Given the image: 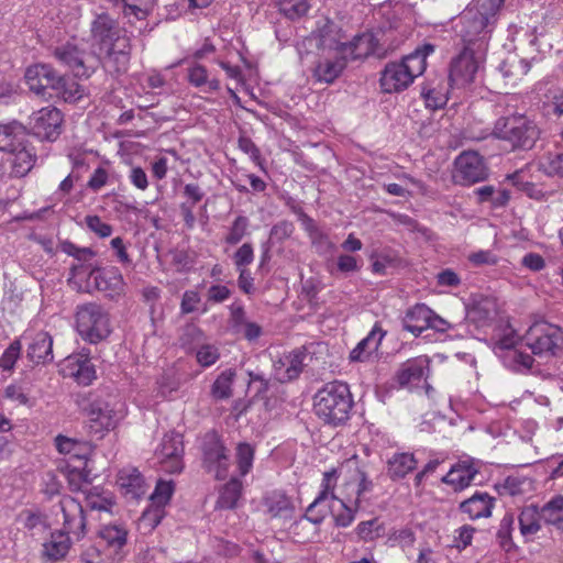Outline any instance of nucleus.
<instances>
[{
  "label": "nucleus",
  "mask_w": 563,
  "mask_h": 563,
  "mask_svg": "<svg viewBox=\"0 0 563 563\" xmlns=\"http://www.w3.org/2000/svg\"><path fill=\"white\" fill-rule=\"evenodd\" d=\"M93 45L103 55V66L110 73H124L131 59V42L118 22L108 13L96 16L91 23Z\"/></svg>",
  "instance_id": "f257e3e1"
},
{
  "label": "nucleus",
  "mask_w": 563,
  "mask_h": 563,
  "mask_svg": "<svg viewBox=\"0 0 563 563\" xmlns=\"http://www.w3.org/2000/svg\"><path fill=\"white\" fill-rule=\"evenodd\" d=\"M59 506L64 517L63 529L52 532L42 544V559L49 563L58 562L68 554L71 547L69 534L80 540L86 533L82 506L70 496L63 497Z\"/></svg>",
  "instance_id": "f03ea898"
},
{
  "label": "nucleus",
  "mask_w": 563,
  "mask_h": 563,
  "mask_svg": "<svg viewBox=\"0 0 563 563\" xmlns=\"http://www.w3.org/2000/svg\"><path fill=\"white\" fill-rule=\"evenodd\" d=\"M505 0H474L461 16V36L464 45L484 53L486 42L497 22Z\"/></svg>",
  "instance_id": "7ed1b4c3"
},
{
  "label": "nucleus",
  "mask_w": 563,
  "mask_h": 563,
  "mask_svg": "<svg viewBox=\"0 0 563 563\" xmlns=\"http://www.w3.org/2000/svg\"><path fill=\"white\" fill-rule=\"evenodd\" d=\"M408 37V31L401 25H389L376 33H363L351 42H338L334 48L347 59L364 58L369 55L384 58Z\"/></svg>",
  "instance_id": "20e7f679"
},
{
  "label": "nucleus",
  "mask_w": 563,
  "mask_h": 563,
  "mask_svg": "<svg viewBox=\"0 0 563 563\" xmlns=\"http://www.w3.org/2000/svg\"><path fill=\"white\" fill-rule=\"evenodd\" d=\"M433 51V45L424 44L407 55L400 63L386 65L380 77L382 89L388 93L406 89L416 77L423 74L427 67L426 59Z\"/></svg>",
  "instance_id": "39448f33"
},
{
  "label": "nucleus",
  "mask_w": 563,
  "mask_h": 563,
  "mask_svg": "<svg viewBox=\"0 0 563 563\" xmlns=\"http://www.w3.org/2000/svg\"><path fill=\"white\" fill-rule=\"evenodd\" d=\"M353 400L349 385L342 382L328 383L314 396V412L325 423L338 426L349 419Z\"/></svg>",
  "instance_id": "423d86ee"
},
{
  "label": "nucleus",
  "mask_w": 563,
  "mask_h": 563,
  "mask_svg": "<svg viewBox=\"0 0 563 563\" xmlns=\"http://www.w3.org/2000/svg\"><path fill=\"white\" fill-rule=\"evenodd\" d=\"M493 134L508 142L512 148L531 150L540 137V129L526 115L514 114L499 118L495 122Z\"/></svg>",
  "instance_id": "0eeeda50"
},
{
  "label": "nucleus",
  "mask_w": 563,
  "mask_h": 563,
  "mask_svg": "<svg viewBox=\"0 0 563 563\" xmlns=\"http://www.w3.org/2000/svg\"><path fill=\"white\" fill-rule=\"evenodd\" d=\"M76 329L82 340L97 344L111 333L109 313L96 302L78 306L76 311Z\"/></svg>",
  "instance_id": "6e6552de"
},
{
  "label": "nucleus",
  "mask_w": 563,
  "mask_h": 563,
  "mask_svg": "<svg viewBox=\"0 0 563 563\" xmlns=\"http://www.w3.org/2000/svg\"><path fill=\"white\" fill-rule=\"evenodd\" d=\"M523 339L534 355H554L563 342V331L555 324L537 321L527 330Z\"/></svg>",
  "instance_id": "1a4fd4ad"
},
{
  "label": "nucleus",
  "mask_w": 563,
  "mask_h": 563,
  "mask_svg": "<svg viewBox=\"0 0 563 563\" xmlns=\"http://www.w3.org/2000/svg\"><path fill=\"white\" fill-rule=\"evenodd\" d=\"M484 53H478L476 47L464 45L457 56L452 58L449 69L451 87L463 88L473 82Z\"/></svg>",
  "instance_id": "9d476101"
},
{
  "label": "nucleus",
  "mask_w": 563,
  "mask_h": 563,
  "mask_svg": "<svg viewBox=\"0 0 563 563\" xmlns=\"http://www.w3.org/2000/svg\"><path fill=\"white\" fill-rule=\"evenodd\" d=\"M53 55L78 78H89L97 67V60L93 55L75 43L67 42L55 47Z\"/></svg>",
  "instance_id": "9b49d317"
},
{
  "label": "nucleus",
  "mask_w": 563,
  "mask_h": 563,
  "mask_svg": "<svg viewBox=\"0 0 563 563\" xmlns=\"http://www.w3.org/2000/svg\"><path fill=\"white\" fill-rule=\"evenodd\" d=\"M89 431L97 439L103 438L106 432L113 430L123 418L122 405L95 400L88 408Z\"/></svg>",
  "instance_id": "f8f14e48"
},
{
  "label": "nucleus",
  "mask_w": 563,
  "mask_h": 563,
  "mask_svg": "<svg viewBox=\"0 0 563 563\" xmlns=\"http://www.w3.org/2000/svg\"><path fill=\"white\" fill-rule=\"evenodd\" d=\"M488 176L484 158L473 151L461 153L454 161L453 180L457 185L471 186Z\"/></svg>",
  "instance_id": "ddd939ff"
},
{
  "label": "nucleus",
  "mask_w": 563,
  "mask_h": 563,
  "mask_svg": "<svg viewBox=\"0 0 563 563\" xmlns=\"http://www.w3.org/2000/svg\"><path fill=\"white\" fill-rule=\"evenodd\" d=\"M64 115L53 106L34 111L29 117V129L38 139L53 142L62 133Z\"/></svg>",
  "instance_id": "4468645a"
},
{
  "label": "nucleus",
  "mask_w": 563,
  "mask_h": 563,
  "mask_svg": "<svg viewBox=\"0 0 563 563\" xmlns=\"http://www.w3.org/2000/svg\"><path fill=\"white\" fill-rule=\"evenodd\" d=\"M518 336L512 329H509L500 336L494 346L495 353L501 357L505 366L516 372H525L532 367L533 357L516 347Z\"/></svg>",
  "instance_id": "2eb2a0df"
},
{
  "label": "nucleus",
  "mask_w": 563,
  "mask_h": 563,
  "mask_svg": "<svg viewBox=\"0 0 563 563\" xmlns=\"http://www.w3.org/2000/svg\"><path fill=\"white\" fill-rule=\"evenodd\" d=\"M338 479L336 470L328 471L323 474V479L321 484V492L314 498V500L309 505L307 511L302 518H300L294 526L295 530L305 529L308 525H320L327 514V507L322 508V504L325 499L331 495L332 498H335L333 495V489Z\"/></svg>",
  "instance_id": "dca6fc26"
},
{
  "label": "nucleus",
  "mask_w": 563,
  "mask_h": 563,
  "mask_svg": "<svg viewBox=\"0 0 563 563\" xmlns=\"http://www.w3.org/2000/svg\"><path fill=\"white\" fill-rule=\"evenodd\" d=\"M202 465L217 479H224L229 474L230 459L227 449L214 434L207 437L203 441Z\"/></svg>",
  "instance_id": "f3484780"
},
{
  "label": "nucleus",
  "mask_w": 563,
  "mask_h": 563,
  "mask_svg": "<svg viewBox=\"0 0 563 563\" xmlns=\"http://www.w3.org/2000/svg\"><path fill=\"white\" fill-rule=\"evenodd\" d=\"M184 443L179 433H167L155 451V456L162 468L167 473H180L184 468L183 462Z\"/></svg>",
  "instance_id": "a211bd4d"
},
{
  "label": "nucleus",
  "mask_w": 563,
  "mask_h": 563,
  "mask_svg": "<svg viewBox=\"0 0 563 563\" xmlns=\"http://www.w3.org/2000/svg\"><path fill=\"white\" fill-rule=\"evenodd\" d=\"M89 278L93 280L97 289L110 299L118 300L125 295L126 285L117 267H93L89 272Z\"/></svg>",
  "instance_id": "6ab92c4d"
},
{
  "label": "nucleus",
  "mask_w": 563,
  "mask_h": 563,
  "mask_svg": "<svg viewBox=\"0 0 563 563\" xmlns=\"http://www.w3.org/2000/svg\"><path fill=\"white\" fill-rule=\"evenodd\" d=\"M25 81L31 91L45 97L47 89L60 87L62 76L51 65L36 64L26 69Z\"/></svg>",
  "instance_id": "aec40b11"
},
{
  "label": "nucleus",
  "mask_w": 563,
  "mask_h": 563,
  "mask_svg": "<svg viewBox=\"0 0 563 563\" xmlns=\"http://www.w3.org/2000/svg\"><path fill=\"white\" fill-rule=\"evenodd\" d=\"M478 474V467L474 460L467 459L454 464L442 482L452 486L455 492H460L468 487L475 476Z\"/></svg>",
  "instance_id": "412c9836"
},
{
  "label": "nucleus",
  "mask_w": 563,
  "mask_h": 563,
  "mask_svg": "<svg viewBox=\"0 0 563 563\" xmlns=\"http://www.w3.org/2000/svg\"><path fill=\"white\" fill-rule=\"evenodd\" d=\"M305 352L295 350L274 362V374L279 382H289L299 376L303 367Z\"/></svg>",
  "instance_id": "4be33fe9"
},
{
  "label": "nucleus",
  "mask_w": 563,
  "mask_h": 563,
  "mask_svg": "<svg viewBox=\"0 0 563 563\" xmlns=\"http://www.w3.org/2000/svg\"><path fill=\"white\" fill-rule=\"evenodd\" d=\"M173 493L174 483L172 481H158L151 495V500L157 508L145 511L142 518L143 521H148L152 527H156L163 517L162 508L168 504Z\"/></svg>",
  "instance_id": "5701e85b"
},
{
  "label": "nucleus",
  "mask_w": 563,
  "mask_h": 563,
  "mask_svg": "<svg viewBox=\"0 0 563 563\" xmlns=\"http://www.w3.org/2000/svg\"><path fill=\"white\" fill-rule=\"evenodd\" d=\"M429 358L427 356H418L405 362L397 373V380L400 386H408L419 383L426 377L429 371Z\"/></svg>",
  "instance_id": "b1692460"
},
{
  "label": "nucleus",
  "mask_w": 563,
  "mask_h": 563,
  "mask_svg": "<svg viewBox=\"0 0 563 563\" xmlns=\"http://www.w3.org/2000/svg\"><path fill=\"white\" fill-rule=\"evenodd\" d=\"M494 500L489 494L476 492L472 497L460 504V510L472 520L487 518L492 515Z\"/></svg>",
  "instance_id": "393cba45"
},
{
  "label": "nucleus",
  "mask_w": 563,
  "mask_h": 563,
  "mask_svg": "<svg viewBox=\"0 0 563 563\" xmlns=\"http://www.w3.org/2000/svg\"><path fill=\"white\" fill-rule=\"evenodd\" d=\"M541 507L529 505L520 510L518 516L519 530L526 541H532L534 536L541 530L543 517Z\"/></svg>",
  "instance_id": "a878e982"
},
{
  "label": "nucleus",
  "mask_w": 563,
  "mask_h": 563,
  "mask_svg": "<svg viewBox=\"0 0 563 563\" xmlns=\"http://www.w3.org/2000/svg\"><path fill=\"white\" fill-rule=\"evenodd\" d=\"M26 143L25 128L16 122L0 124V151L10 153L22 147Z\"/></svg>",
  "instance_id": "bb28decb"
},
{
  "label": "nucleus",
  "mask_w": 563,
  "mask_h": 563,
  "mask_svg": "<svg viewBox=\"0 0 563 563\" xmlns=\"http://www.w3.org/2000/svg\"><path fill=\"white\" fill-rule=\"evenodd\" d=\"M386 332L376 323L371 332L351 351L350 360L352 362L367 361L380 345Z\"/></svg>",
  "instance_id": "cd10ccee"
},
{
  "label": "nucleus",
  "mask_w": 563,
  "mask_h": 563,
  "mask_svg": "<svg viewBox=\"0 0 563 563\" xmlns=\"http://www.w3.org/2000/svg\"><path fill=\"white\" fill-rule=\"evenodd\" d=\"M27 357L35 364H46L53 361V339L47 332H38L27 349Z\"/></svg>",
  "instance_id": "c85d7f7f"
},
{
  "label": "nucleus",
  "mask_w": 563,
  "mask_h": 563,
  "mask_svg": "<svg viewBox=\"0 0 563 563\" xmlns=\"http://www.w3.org/2000/svg\"><path fill=\"white\" fill-rule=\"evenodd\" d=\"M8 162L11 167L10 176L24 177L34 166L36 155L29 144L9 153Z\"/></svg>",
  "instance_id": "c756f323"
},
{
  "label": "nucleus",
  "mask_w": 563,
  "mask_h": 563,
  "mask_svg": "<svg viewBox=\"0 0 563 563\" xmlns=\"http://www.w3.org/2000/svg\"><path fill=\"white\" fill-rule=\"evenodd\" d=\"M432 317V310L424 303L412 307L406 313L404 320L405 330L419 336L424 330L429 329V320Z\"/></svg>",
  "instance_id": "7c9ffc66"
},
{
  "label": "nucleus",
  "mask_w": 563,
  "mask_h": 563,
  "mask_svg": "<svg viewBox=\"0 0 563 563\" xmlns=\"http://www.w3.org/2000/svg\"><path fill=\"white\" fill-rule=\"evenodd\" d=\"M417 466V460L412 453H395L387 462V473L391 479L404 478Z\"/></svg>",
  "instance_id": "2f4dec72"
},
{
  "label": "nucleus",
  "mask_w": 563,
  "mask_h": 563,
  "mask_svg": "<svg viewBox=\"0 0 563 563\" xmlns=\"http://www.w3.org/2000/svg\"><path fill=\"white\" fill-rule=\"evenodd\" d=\"M347 58L344 55L335 59H323L320 60L314 68V77L319 81L327 84L333 82L346 66Z\"/></svg>",
  "instance_id": "473e14b6"
},
{
  "label": "nucleus",
  "mask_w": 563,
  "mask_h": 563,
  "mask_svg": "<svg viewBox=\"0 0 563 563\" xmlns=\"http://www.w3.org/2000/svg\"><path fill=\"white\" fill-rule=\"evenodd\" d=\"M497 487L499 495L516 497L530 493L533 485L532 481L526 476L509 475Z\"/></svg>",
  "instance_id": "72a5a7b5"
},
{
  "label": "nucleus",
  "mask_w": 563,
  "mask_h": 563,
  "mask_svg": "<svg viewBox=\"0 0 563 563\" xmlns=\"http://www.w3.org/2000/svg\"><path fill=\"white\" fill-rule=\"evenodd\" d=\"M543 523L563 531V495H558L547 501L542 507Z\"/></svg>",
  "instance_id": "f704fd0d"
},
{
  "label": "nucleus",
  "mask_w": 563,
  "mask_h": 563,
  "mask_svg": "<svg viewBox=\"0 0 563 563\" xmlns=\"http://www.w3.org/2000/svg\"><path fill=\"white\" fill-rule=\"evenodd\" d=\"M496 312L497 309L495 301L486 298L477 301L468 310L467 318L478 327H484L495 318Z\"/></svg>",
  "instance_id": "c9c22d12"
},
{
  "label": "nucleus",
  "mask_w": 563,
  "mask_h": 563,
  "mask_svg": "<svg viewBox=\"0 0 563 563\" xmlns=\"http://www.w3.org/2000/svg\"><path fill=\"white\" fill-rule=\"evenodd\" d=\"M242 495V482L232 477L220 490L217 508L233 509Z\"/></svg>",
  "instance_id": "e433bc0d"
},
{
  "label": "nucleus",
  "mask_w": 563,
  "mask_h": 563,
  "mask_svg": "<svg viewBox=\"0 0 563 563\" xmlns=\"http://www.w3.org/2000/svg\"><path fill=\"white\" fill-rule=\"evenodd\" d=\"M118 483L128 494H132L134 497L144 493V478L136 468L121 470L118 475Z\"/></svg>",
  "instance_id": "4c0bfd02"
},
{
  "label": "nucleus",
  "mask_w": 563,
  "mask_h": 563,
  "mask_svg": "<svg viewBox=\"0 0 563 563\" xmlns=\"http://www.w3.org/2000/svg\"><path fill=\"white\" fill-rule=\"evenodd\" d=\"M540 166L549 176L563 177V142L543 156Z\"/></svg>",
  "instance_id": "58836bf2"
},
{
  "label": "nucleus",
  "mask_w": 563,
  "mask_h": 563,
  "mask_svg": "<svg viewBox=\"0 0 563 563\" xmlns=\"http://www.w3.org/2000/svg\"><path fill=\"white\" fill-rule=\"evenodd\" d=\"M187 78L189 84L195 87L207 85L209 91H217L220 89V81L216 78L209 79L207 68L198 63H194L188 68Z\"/></svg>",
  "instance_id": "ea45409f"
},
{
  "label": "nucleus",
  "mask_w": 563,
  "mask_h": 563,
  "mask_svg": "<svg viewBox=\"0 0 563 563\" xmlns=\"http://www.w3.org/2000/svg\"><path fill=\"white\" fill-rule=\"evenodd\" d=\"M19 522L29 531L43 532L48 528L47 518L38 510L24 509L18 517Z\"/></svg>",
  "instance_id": "a19ab883"
},
{
  "label": "nucleus",
  "mask_w": 563,
  "mask_h": 563,
  "mask_svg": "<svg viewBox=\"0 0 563 563\" xmlns=\"http://www.w3.org/2000/svg\"><path fill=\"white\" fill-rule=\"evenodd\" d=\"M99 536L108 545L121 549L126 543L128 531L118 525H107L100 529Z\"/></svg>",
  "instance_id": "79ce46f5"
},
{
  "label": "nucleus",
  "mask_w": 563,
  "mask_h": 563,
  "mask_svg": "<svg viewBox=\"0 0 563 563\" xmlns=\"http://www.w3.org/2000/svg\"><path fill=\"white\" fill-rule=\"evenodd\" d=\"M235 373L232 369L222 372L212 384L211 395L216 399H227L232 395V384Z\"/></svg>",
  "instance_id": "37998d69"
},
{
  "label": "nucleus",
  "mask_w": 563,
  "mask_h": 563,
  "mask_svg": "<svg viewBox=\"0 0 563 563\" xmlns=\"http://www.w3.org/2000/svg\"><path fill=\"white\" fill-rule=\"evenodd\" d=\"M515 526V516L512 512H506L503 519L500 520L499 528L497 531V540L499 545L506 550L510 551L514 548V542L511 538V533L514 531Z\"/></svg>",
  "instance_id": "c03bdc74"
},
{
  "label": "nucleus",
  "mask_w": 563,
  "mask_h": 563,
  "mask_svg": "<svg viewBox=\"0 0 563 563\" xmlns=\"http://www.w3.org/2000/svg\"><path fill=\"white\" fill-rule=\"evenodd\" d=\"M255 450L249 443H239L236 446V465L241 476H245L253 466Z\"/></svg>",
  "instance_id": "a18cd8bd"
},
{
  "label": "nucleus",
  "mask_w": 563,
  "mask_h": 563,
  "mask_svg": "<svg viewBox=\"0 0 563 563\" xmlns=\"http://www.w3.org/2000/svg\"><path fill=\"white\" fill-rule=\"evenodd\" d=\"M66 102H76L85 95V88L77 81L62 76V85L55 90Z\"/></svg>",
  "instance_id": "49530a36"
},
{
  "label": "nucleus",
  "mask_w": 563,
  "mask_h": 563,
  "mask_svg": "<svg viewBox=\"0 0 563 563\" xmlns=\"http://www.w3.org/2000/svg\"><path fill=\"white\" fill-rule=\"evenodd\" d=\"M309 9L308 0H280L279 2L280 12L291 20L306 15Z\"/></svg>",
  "instance_id": "de8ad7c7"
},
{
  "label": "nucleus",
  "mask_w": 563,
  "mask_h": 563,
  "mask_svg": "<svg viewBox=\"0 0 563 563\" xmlns=\"http://www.w3.org/2000/svg\"><path fill=\"white\" fill-rule=\"evenodd\" d=\"M294 232V223L288 220H282L272 227L268 238V244L272 246L276 244H282L285 240H288Z\"/></svg>",
  "instance_id": "09e8293b"
},
{
  "label": "nucleus",
  "mask_w": 563,
  "mask_h": 563,
  "mask_svg": "<svg viewBox=\"0 0 563 563\" xmlns=\"http://www.w3.org/2000/svg\"><path fill=\"white\" fill-rule=\"evenodd\" d=\"M68 362L70 365H77V369L75 372H71V375L75 376L76 380L79 384L89 385L92 382L96 372L93 367L90 365L89 361H80L78 357H68Z\"/></svg>",
  "instance_id": "8fccbe9b"
},
{
  "label": "nucleus",
  "mask_w": 563,
  "mask_h": 563,
  "mask_svg": "<svg viewBox=\"0 0 563 563\" xmlns=\"http://www.w3.org/2000/svg\"><path fill=\"white\" fill-rule=\"evenodd\" d=\"M250 221L245 216L236 217L224 239L225 243L230 245L238 244L245 236Z\"/></svg>",
  "instance_id": "3c124183"
},
{
  "label": "nucleus",
  "mask_w": 563,
  "mask_h": 563,
  "mask_svg": "<svg viewBox=\"0 0 563 563\" xmlns=\"http://www.w3.org/2000/svg\"><path fill=\"white\" fill-rule=\"evenodd\" d=\"M341 510L334 515L335 523L340 527H347L352 523L355 518V512L358 508V498H356L352 505L345 504L343 500H339Z\"/></svg>",
  "instance_id": "603ef678"
},
{
  "label": "nucleus",
  "mask_w": 563,
  "mask_h": 563,
  "mask_svg": "<svg viewBox=\"0 0 563 563\" xmlns=\"http://www.w3.org/2000/svg\"><path fill=\"white\" fill-rule=\"evenodd\" d=\"M421 95L424 99L426 106L431 110H438L443 108L449 99L445 92L438 90L435 88H423Z\"/></svg>",
  "instance_id": "864d4df0"
},
{
  "label": "nucleus",
  "mask_w": 563,
  "mask_h": 563,
  "mask_svg": "<svg viewBox=\"0 0 563 563\" xmlns=\"http://www.w3.org/2000/svg\"><path fill=\"white\" fill-rule=\"evenodd\" d=\"M21 352V343L20 341H13L3 352L0 357V367L9 371L13 368L15 362L18 361Z\"/></svg>",
  "instance_id": "5fc2aeb1"
},
{
  "label": "nucleus",
  "mask_w": 563,
  "mask_h": 563,
  "mask_svg": "<svg viewBox=\"0 0 563 563\" xmlns=\"http://www.w3.org/2000/svg\"><path fill=\"white\" fill-rule=\"evenodd\" d=\"M380 527L377 519L362 521L356 528L357 534L366 541H372L380 536Z\"/></svg>",
  "instance_id": "6e6d98bb"
},
{
  "label": "nucleus",
  "mask_w": 563,
  "mask_h": 563,
  "mask_svg": "<svg viewBox=\"0 0 563 563\" xmlns=\"http://www.w3.org/2000/svg\"><path fill=\"white\" fill-rule=\"evenodd\" d=\"M254 260L253 246L250 243H244L234 253L233 261L238 271L244 269Z\"/></svg>",
  "instance_id": "4d7b16f0"
},
{
  "label": "nucleus",
  "mask_w": 563,
  "mask_h": 563,
  "mask_svg": "<svg viewBox=\"0 0 563 563\" xmlns=\"http://www.w3.org/2000/svg\"><path fill=\"white\" fill-rule=\"evenodd\" d=\"M85 222L88 229L100 238H108L112 233V227L103 222L98 216H87Z\"/></svg>",
  "instance_id": "13d9d810"
},
{
  "label": "nucleus",
  "mask_w": 563,
  "mask_h": 563,
  "mask_svg": "<svg viewBox=\"0 0 563 563\" xmlns=\"http://www.w3.org/2000/svg\"><path fill=\"white\" fill-rule=\"evenodd\" d=\"M390 541L397 543L402 549L412 548L416 542V536L412 529L410 528H401L395 530L390 538Z\"/></svg>",
  "instance_id": "bf43d9fd"
},
{
  "label": "nucleus",
  "mask_w": 563,
  "mask_h": 563,
  "mask_svg": "<svg viewBox=\"0 0 563 563\" xmlns=\"http://www.w3.org/2000/svg\"><path fill=\"white\" fill-rule=\"evenodd\" d=\"M501 69L504 70V75L506 77L518 76V75L522 76L529 71L530 65L525 59L512 58V59L505 62Z\"/></svg>",
  "instance_id": "052dcab7"
},
{
  "label": "nucleus",
  "mask_w": 563,
  "mask_h": 563,
  "mask_svg": "<svg viewBox=\"0 0 563 563\" xmlns=\"http://www.w3.org/2000/svg\"><path fill=\"white\" fill-rule=\"evenodd\" d=\"M197 361L202 366H211L219 358L218 349L213 345H201L196 353Z\"/></svg>",
  "instance_id": "680f3d73"
},
{
  "label": "nucleus",
  "mask_w": 563,
  "mask_h": 563,
  "mask_svg": "<svg viewBox=\"0 0 563 563\" xmlns=\"http://www.w3.org/2000/svg\"><path fill=\"white\" fill-rule=\"evenodd\" d=\"M63 252H65L67 255H70L75 257L79 262H86L89 261L95 256V252L89 247H78L77 245L65 242L62 245Z\"/></svg>",
  "instance_id": "e2e57ef3"
},
{
  "label": "nucleus",
  "mask_w": 563,
  "mask_h": 563,
  "mask_svg": "<svg viewBox=\"0 0 563 563\" xmlns=\"http://www.w3.org/2000/svg\"><path fill=\"white\" fill-rule=\"evenodd\" d=\"M63 484L58 476L53 472H46L43 476V492L48 497L58 495L62 490Z\"/></svg>",
  "instance_id": "0e129e2a"
},
{
  "label": "nucleus",
  "mask_w": 563,
  "mask_h": 563,
  "mask_svg": "<svg viewBox=\"0 0 563 563\" xmlns=\"http://www.w3.org/2000/svg\"><path fill=\"white\" fill-rule=\"evenodd\" d=\"M201 298L198 291L196 290H186L183 295L180 302V311L184 314L191 313L197 310L198 303Z\"/></svg>",
  "instance_id": "69168bd1"
},
{
  "label": "nucleus",
  "mask_w": 563,
  "mask_h": 563,
  "mask_svg": "<svg viewBox=\"0 0 563 563\" xmlns=\"http://www.w3.org/2000/svg\"><path fill=\"white\" fill-rule=\"evenodd\" d=\"M231 290L224 285H212L207 291V301L211 303H221L229 299Z\"/></svg>",
  "instance_id": "338daca9"
},
{
  "label": "nucleus",
  "mask_w": 563,
  "mask_h": 563,
  "mask_svg": "<svg viewBox=\"0 0 563 563\" xmlns=\"http://www.w3.org/2000/svg\"><path fill=\"white\" fill-rule=\"evenodd\" d=\"M312 245L320 254L328 253L333 250L334 244L330 241L328 234L321 229L310 236Z\"/></svg>",
  "instance_id": "774afa93"
}]
</instances>
